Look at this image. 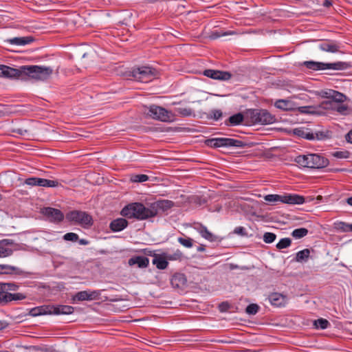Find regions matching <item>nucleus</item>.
Returning a JSON list of instances; mask_svg holds the SVG:
<instances>
[{"label": "nucleus", "mask_w": 352, "mask_h": 352, "mask_svg": "<svg viewBox=\"0 0 352 352\" xmlns=\"http://www.w3.org/2000/svg\"><path fill=\"white\" fill-rule=\"evenodd\" d=\"M120 214L128 219L142 221L155 217V212L152 211L151 206L146 207L142 203L133 202L125 206L122 209Z\"/></svg>", "instance_id": "f257e3e1"}, {"label": "nucleus", "mask_w": 352, "mask_h": 352, "mask_svg": "<svg viewBox=\"0 0 352 352\" xmlns=\"http://www.w3.org/2000/svg\"><path fill=\"white\" fill-rule=\"evenodd\" d=\"M294 162L303 168L320 169L329 165V160L321 154L309 153L296 157Z\"/></svg>", "instance_id": "f03ea898"}, {"label": "nucleus", "mask_w": 352, "mask_h": 352, "mask_svg": "<svg viewBox=\"0 0 352 352\" xmlns=\"http://www.w3.org/2000/svg\"><path fill=\"white\" fill-rule=\"evenodd\" d=\"M248 122L252 124H270L276 122V118L267 109H250L245 111Z\"/></svg>", "instance_id": "7ed1b4c3"}, {"label": "nucleus", "mask_w": 352, "mask_h": 352, "mask_svg": "<svg viewBox=\"0 0 352 352\" xmlns=\"http://www.w3.org/2000/svg\"><path fill=\"white\" fill-rule=\"evenodd\" d=\"M301 65L305 67L307 69L312 71H320L324 69L333 70H346L352 68V62L347 61H337L335 63H322L314 60L304 61Z\"/></svg>", "instance_id": "20e7f679"}, {"label": "nucleus", "mask_w": 352, "mask_h": 352, "mask_svg": "<svg viewBox=\"0 0 352 352\" xmlns=\"http://www.w3.org/2000/svg\"><path fill=\"white\" fill-rule=\"evenodd\" d=\"M25 80L30 78L45 80L53 73L52 67L40 65H25Z\"/></svg>", "instance_id": "39448f33"}, {"label": "nucleus", "mask_w": 352, "mask_h": 352, "mask_svg": "<svg viewBox=\"0 0 352 352\" xmlns=\"http://www.w3.org/2000/svg\"><path fill=\"white\" fill-rule=\"evenodd\" d=\"M66 219L69 222L79 225L84 228H89L94 224V220L88 212L74 210L66 214Z\"/></svg>", "instance_id": "423d86ee"}, {"label": "nucleus", "mask_w": 352, "mask_h": 352, "mask_svg": "<svg viewBox=\"0 0 352 352\" xmlns=\"http://www.w3.org/2000/svg\"><path fill=\"white\" fill-rule=\"evenodd\" d=\"M146 114L153 119L164 122H172L175 120V114L174 113L155 104L149 107Z\"/></svg>", "instance_id": "0eeeda50"}, {"label": "nucleus", "mask_w": 352, "mask_h": 352, "mask_svg": "<svg viewBox=\"0 0 352 352\" xmlns=\"http://www.w3.org/2000/svg\"><path fill=\"white\" fill-rule=\"evenodd\" d=\"M156 75L157 70L148 66L133 67L129 74V76L133 77L135 80L142 82L151 81L155 78Z\"/></svg>", "instance_id": "6e6552de"}, {"label": "nucleus", "mask_w": 352, "mask_h": 352, "mask_svg": "<svg viewBox=\"0 0 352 352\" xmlns=\"http://www.w3.org/2000/svg\"><path fill=\"white\" fill-rule=\"evenodd\" d=\"M206 144L212 148L219 147H236L244 148L247 143L239 140H235L229 138H216L206 140Z\"/></svg>", "instance_id": "1a4fd4ad"}, {"label": "nucleus", "mask_w": 352, "mask_h": 352, "mask_svg": "<svg viewBox=\"0 0 352 352\" xmlns=\"http://www.w3.org/2000/svg\"><path fill=\"white\" fill-rule=\"evenodd\" d=\"M293 133L298 137L308 140H323L329 138L328 132L317 131L316 133H313L309 129H305L303 127L294 129Z\"/></svg>", "instance_id": "9d476101"}, {"label": "nucleus", "mask_w": 352, "mask_h": 352, "mask_svg": "<svg viewBox=\"0 0 352 352\" xmlns=\"http://www.w3.org/2000/svg\"><path fill=\"white\" fill-rule=\"evenodd\" d=\"M25 65L19 67V68H13L10 66L4 65L3 71V78L10 79H21L25 80Z\"/></svg>", "instance_id": "9b49d317"}, {"label": "nucleus", "mask_w": 352, "mask_h": 352, "mask_svg": "<svg viewBox=\"0 0 352 352\" xmlns=\"http://www.w3.org/2000/svg\"><path fill=\"white\" fill-rule=\"evenodd\" d=\"M101 291L100 290H85L77 292L73 296L74 301L95 300L100 299Z\"/></svg>", "instance_id": "f8f14e48"}, {"label": "nucleus", "mask_w": 352, "mask_h": 352, "mask_svg": "<svg viewBox=\"0 0 352 352\" xmlns=\"http://www.w3.org/2000/svg\"><path fill=\"white\" fill-rule=\"evenodd\" d=\"M41 213L46 217L48 220L53 223H60L64 219L63 212L52 207H45L41 210Z\"/></svg>", "instance_id": "ddd939ff"}, {"label": "nucleus", "mask_w": 352, "mask_h": 352, "mask_svg": "<svg viewBox=\"0 0 352 352\" xmlns=\"http://www.w3.org/2000/svg\"><path fill=\"white\" fill-rule=\"evenodd\" d=\"M25 184L32 186L56 187L59 183L57 180H50L39 177H29L25 180Z\"/></svg>", "instance_id": "4468645a"}, {"label": "nucleus", "mask_w": 352, "mask_h": 352, "mask_svg": "<svg viewBox=\"0 0 352 352\" xmlns=\"http://www.w3.org/2000/svg\"><path fill=\"white\" fill-rule=\"evenodd\" d=\"M267 300L275 307H284L288 302L287 296L278 292L270 293L267 296Z\"/></svg>", "instance_id": "2eb2a0df"}, {"label": "nucleus", "mask_w": 352, "mask_h": 352, "mask_svg": "<svg viewBox=\"0 0 352 352\" xmlns=\"http://www.w3.org/2000/svg\"><path fill=\"white\" fill-rule=\"evenodd\" d=\"M203 74L208 78L214 80H228L231 78L232 74L229 72H224L215 69H205Z\"/></svg>", "instance_id": "dca6fc26"}, {"label": "nucleus", "mask_w": 352, "mask_h": 352, "mask_svg": "<svg viewBox=\"0 0 352 352\" xmlns=\"http://www.w3.org/2000/svg\"><path fill=\"white\" fill-rule=\"evenodd\" d=\"M0 274H15L23 277H28L32 273L25 272L17 267L9 265H0Z\"/></svg>", "instance_id": "f3484780"}, {"label": "nucleus", "mask_w": 352, "mask_h": 352, "mask_svg": "<svg viewBox=\"0 0 352 352\" xmlns=\"http://www.w3.org/2000/svg\"><path fill=\"white\" fill-rule=\"evenodd\" d=\"M174 206V202L168 199L159 200L151 204V210L155 212V217L159 214L160 211L166 212Z\"/></svg>", "instance_id": "a211bd4d"}, {"label": "nucleus", "mask_w": 352, "mask_h": 352, "mask_svg": "<svg viewBox=\"0 0 352 352\" xmlns=\"http://www.w3.org/2000/svg\"><path fill=\"white\" fill-rule=\"evenodd\" d=\"M1 305H6L12 301H19L25 300L27 296L23 293H14L1 292Z\"/></svg>", "instance_id": "6ab92c4d"}, {"label": "nucleus", "mask_w": 352, "mask_h": 352, "mask_svg": "<svg viewBox=\"0 0 352 352\" xmlns=\"http://www.w3.org/2000/svg\"><path fill=\"white\" fill-rule=\"evenodd\" d=\"M187 283V278L184 274L176 272L170 278V284L173 288L183 289Z\"/></svg>", "instance_id": "aec40b11"}, {"label": "nucleus", "mask_w": 352, "mask_h": 352, "mask_svg": "<svg viewBox=\"0 0 352 352\" xmlns=\"http://www.w3.org/2000/svg\"><path fill=\"white\" fill-rule=\"evenodd\" d=\"M195 229L200 234V235L205 239L214 242L217 240L218 237L210 232L208 228L201 223H195Z\"/></svg>", "instance_id": "412c9836"}, {"label": "nucleus", "mask_w": 352, "mask_h": 352, "mask_svg": "<svg viewBox=\"0 0 352 352\" xmlns=\"http://www.w3.org/2000/svg\"><path fill=\"white\" fill-rule=\"evenodd\" d=\"M320 107L325 109H334L342 115H346L349 113L348 105L343 104L342 103L335 106V104H333L331 101H323L321 103Z\"/></svg>", "instance_id": "4be33fe9"}, {"label": "nucleus", "mask_w": 352, "mask_h": 352, "mask_svg": "<svg viewBox=\"0 0 352 352\" xmlns=\"http://www.w3.org/2000/svg\"><path fill=\"white\" fill-rule=\"evenodd\" d=\"M306 202L305 198L297 194H285L283 195L282 203L287 204H302Z\"/></svg>", "instance_id": "5701e85b"}, {"label": "nucleus", "mask_w": 352, "mask_h": 352, "mask_svg": "<svg viewBox=\"0 0 352 352\" xmlns=\"http://www.w3.org/2000/svg\"><path fill=\"white\" fill-rule=\"evenodd\" d=\"M319 48L324 52L336 53L339 52L340 46L336 41L328 40L325 42L321 43L319 45Z\"/></svg>", "instance_id": "b1692460"}, {"label": "nucleus", "mask_w": 352, "mask_h": 352, "mask_svg": "<svg viewBox=\"0 0 352 352\" xmlns=\"http://www.w3.org/2000/svg\"><path fill=\"white\" fill-rule=\"evenodd\" d=\"M244 120H247L245 112L244 113L240 112L229 117V118L227 119L224 123L227 126H237L241 124Z\"/></svg>", "instance_id": "393cba45"}, {"label": "nucleus", "mask_w": 352, "mask_h": 352, "mask_svg": "<svg viewBox=\"0 0 352 352\" xmlns=\"http://www.w3.org/2000/svg\"><path fill=\"white\" fill-rule=\"evenodd\" d=\"M52 311L54 315H69L74 313V307L65 305H52Z\"/></svg>", "instance_id": "a878e982"}, {"label": "nucleus", "mask_w": 352, "mask_h": 352, "mask_svg": "<svg viewBox=\"0 0 352 352\" xmlns=\"http://www.w3.org/2000/svg\"><path fill=\"white\" fill-rule=\"evenodd\" d=\"M129 265H137L140 268H146L149 265V259L143 256H135L129 259Z\"/></svg>", "instance_id": "bb28decb"}, {"label": "nucleus", "mask_w": 352, "mask_h": 352, "mask_svg": "<svg viewBox=\"0 0 352 352\" xmlns=\"http://www.w3.org/2000/svg\"><path fill=\"white\" fill-rule=\"evenodd\" d=\"M129 223L124 218H118L113 220L109 224V228L113 232H120L126 228Z\"/></svg>", "instance_id": "cd10ccee"}, {"label": "nucleus", "mask_w": 352, "mask_h": 352, "mask_svg": "<svg viewBox=\"0 0 352 352\" xmlns=\"http://www.w3.org/2000/svg\"><path fill=\"white\" fill-rule=\"evenodd\" d=\"M152 263L156 266L157 269L160 270H165L168 266V262L167 261L164 252L162 254H157L155 256Z\"/></svg>", "instance_id": "c85d7f7f"}, {"label": "nucleus", "mask_w": 352, "mask_h": 352, "mask_svg": "<svg viewBox=\"0 0 352 352\" xmlns=\"http://www.w3.org/2000/svg\"><path fill=\"white\" fill-rule=\"evenodd\" d=\"M34 41V38L32 36L14 37L7 40L9 43L14 45H25Z\"/></svg>", "instance_id": "c756f323"}, {"label": "nucleus", "mask_w": 352, "mask_h": 352, "mask_svg": "<svg viewBox=\"0 0 352 352\" xmlns=\"http://www.w3.org/2000/svg\"><path fill=\"white\" fill-rule=\"evenodd\" d=\"M164 256L168 262V261H181L184 258V254L179 249L176 250L173 253L164 252Z\"/></svg>", "instance_id": "7c9ffc66"}, {"label": "nucleus", "mask_w": 352, "mask_h": 352, "mask_svg": "<svg viewBox=\"0 0 352 352\" xmlns=\"http://www.w3.org/2000/svg\"><path fill=\"white\" fill-rule=\"evenodd\" d=\"M310 255V250L309 249H304L302 250H300L296 254V257L294 258V261L296 262H307L309 259Z\"/></svg>", "instance_id": "2f4dec72"}, {"label": "nucleus", "mask_w": 352, "mask_h": 352, "mask_svg": "<svg viewBox=\"0 0 352 352\" xmlns=\"http://www.w3.org/2000/svg\"><path fill=\"white\" fill-rule=\"evenodd\" d=\"M334 228L339 231L348 232H352V224L343 221H336L334 223Z\"/></svg>", "instance_id": "473e14b6"}, {"label": "nucleus", "mask_w": 352, "mask_h": 352, "mask_svg": "<svg viewBox=\"0 0 352 352\" xmlns=\"http://www.w3.org/2000/svg\"><path fill=\"white\" fill-rule=\"evenodd\" d=\"M292 102L290 100L285 99L277 100L274 104V106L280 109L288 111L292 109Z\"/></svg>", "instance_id": "72a5a7b5"}, {"label": "nucleus", "mask_w": 352, "mask_h": 352, "mask_svg": "<svg viewBox=\"0 0 352 352\" xmlns=\"http://www.w3.org/2000/svg\"><path fill=\"white\" fill-rule=\"evenodd\" d=\"M19 286L14 283H0L1 292H8V291L16 292Z\"/></svg>", "instance_id": "f704fd0d"}, {"label": "nucleus", "mask_w": 352, "mask_h": 352, "mask_svg": "<svg viewBox=\"0 0 352 352\" xmlns=\"http://www.w3.org/2000/svg\"><path fill=\"white\" fill-rule=\"evenodd\" d=\"M346 99L347 97L344 94L334 90V92H333L332 99L331 101L332 102L333 104H335L336 102L343 103L344 101L346 100Z\"/></svg>", "instance_id": "c9c22d12"}, {"label": "nucleus", "mask_w": 352, "mask_h": 352, "mask_svg": "<svg viewBox=\"0 0 352 352\" xmlns=\"http://www.w3.org/2000/svg\"><path fill=\"white\" fill-rule=\"evenodd\" d=\"M316 329H326L330 326V322L324 318H319L314 321Z\"/></svg>", "instance_id": "e433bc0d"}, {"label": "nucleus", "mask_w": 352, "mask_h": 352, "mask_svg": "<svg viewBox=\"0 0 352 352\" xmlns=\"http://www.w3.org/2000/svg\"><path fill=\"white\" fill-rule=\"evenodd\" d=\"M308 234V230L305 228H297L293 230L292 236L296 239H301Z\"/></svg>", "instance_id": "4c0bfd02"}, {"label": "nucleus", "mask_w": 352, "mask_h": 352, "mask_svg": "<svg viewBox=\"0 0 352 352\" xmlns=\"http://www.w3.org/2000/svg\"><path fill=\"white\" fill-rule=\"evenodd\" d=\"M175 111L177 113V116L181 117H189L193 113L190 108H175Z\"/></svg>", "instance_id": "58836bf2"}, {"label": "nucleus", "mask_w": 352, "mask_h": 352, "mask_svg": "<svg viewBox=\"0 0 352 352\" xmlns=\"http://www.w3.org/2000/svg\"><path fill=\"white\" fill-rule=\"evenodd\" d=\"M292 244V240L289 238L281 239L276 244V248L281 250L289 247Z\"/></svg>", "instance_id": "ea45409f"}, {"label": "nucleus", "mask_w": 352, "mask_h": 352, "mask_svg": "<svg viewBox=\"0 0 352 352\" xmlns=\"http://www.w3.org/2000/svg\"><path fill=\"white\" fill-rule=\"evenodd\" d=\"M148 176L144 174L133 175L131 177V181L133 182L142 183L148 181Z\"/></svg>", "instance_id": "a19ab883"}, {"label": "nucleus", "mask_w": 352, "mask_h": 352, "mask_svg": "<svg viewBox=\"0 0 352 352\" xmlns=\"http://www.w3.org/2000/svg\"><path fill=\"white\" fill-rule=\"evenodd\" d=\"M178 242L186 248H190L193 245V240L189 237H179Z\"/></svg>", "instance_id": "79ce46f5"}, {"label": "nucleus", "mask_w": 352, "mask_h": 352, "mask_svg": "<svg viewBox=\"0 0 352 352\" xmlns=\"http://www.w3.org/2000/svg\"><path fill=\"white\" fill-rule=\"evenodd\" d=\"M260 307L258 305L252 303L247 306L245 312L249 315H255L258 313Z\"/></svg>", "instance_id": "37998d69"}, {"label": "nucleus", "mask_w": 352, "mask_h": 352, "mask_svg": "<svg viewBox=\"0 0 352 352\" xmlns=\"http://www.w3.org/2000/svg\"><path fill=\"white\" fill-rule=\"evenodd\" d=\"M283 195H265L264 199L268 202H281L282 203Z\"/></svg>", "instance_id": "c03bdc74"}, {"label": "nucleus", "mask_w": 352, "mask_h": 352, "mask_svg": "<svg viewBox=\"0 0 352 352\" xmlns=\"http://www.w3.org/2000/svg\"><path fill=\"white\" fill-rule=\"evenodd\" d=\"M39 309V311L41 312V315H52V305H42L37 307Z\"/></svg>", "instance_id": "a18cd8bd"}, {"label": "nucleus", "mask_w": 352, "mask_h": 352, "mask_svg": "<svg viewBox=\"0 0 352 352\" xmlns=\"http://www.w3.org/2000/svg\"><path fill=\"white\" fill-rule=\"evenodd\" d=\"M276 238V235L272 232H265L263 234V241L266 243H273Z\"/></svg>", "instance_id": "49530a36"}, {"label": "nucleus", "mask_w": 352, "mask_h": 352, "mask_svg": "<svg viewBox=\"0 0 352 352\" xmlns=\"http://www.w3.org/2000/svg\"><path fill=\"white\" fill-rule=\"evenodd\" d=\"M314 109L312 106H303L298 107V111L303 114H313L315 113Z\"/></svg>", "instance_id": "de8ad7c7"}, {"label": "nucleus", "mask_w": 352, "mask_h": 352, "mask_svg": "<svg viewBox=\"0 0 352 352\" xmlns=\"http://www.w3.org/2000/svg\"><path fill=\"white\" fill-rule=\"evenodd\" d=\"M222 111L219 109H213L210 112V116L208 118L213 119L214 120H218L222 117Z\"/></svg>", "instance_id": "09e8293b"}, {"label": "nucleus", "mask_w": 352, "mask_h": 352, "mask_svg": "<svg viewBox=\"0 0 352 352\" xmlns=\"http://www.w3.org/2000/svg\"><path fill=\"white\" fill-rule=\"evenodd\" d=\"M63 239L65 241H68L76 242V241H78L79 237H78V235L76 233L68 232V233H66L63 236Z\"/></svg>", "instance_id": "8fccbe9b"}, {"label": "nucleus", "mask_w": 352, "mask_h": 352, "mask_svg": "<svg viewBox=\"0 0 352 352\" xmlns=\"http://www.w3.org/2000/svg\"><path fill=\"white\" fill-rule=\"evenodd\" d=\"M349 152L348 151H335L332 153V155L339 159H346L349 157Z\"/></svg>", "instance_id": "3c124183"}, {"label": "nucleus", "mask_w": 352, "mask_h": 352, "mask_svg": "<svg viewBox=\"0 0 352 352\" xmlns=\"http://www.w3.org/2000/svg\"><path fill=\"white\" fill-rule=\"evenodd\" d=\"M233 233L241 236H248L246 229L242 226L236 227L233 231Z\"/></svg>", "instance_id": "603ef678"}, {"label": "nucleus", "mask_w": 352, "mask_h": 352, "mask_svg": "<svg viewBox=\"0 0 352 352\" xmlns=\"http://www.w3.org/2000/svg\"><path fill=\"white\" fill-rule=\"evenodd\" d=\"M12 250L0 247V257H6L10 256L12 254Z\"/></svg>", "instance_id": "864d4df0"}, {"label": "nucleus", "mask_w": 352, "mask_h": 352, "mask_svg": "<svg viewBox=\"0 0 352 352\" xmlns=\"http://www.w3.org/2000/svg\"><path fill=\"white\" fill-rule=\"evenodd\" d=\"M230 308V305L228 302H222L219 305V309L221 312L228 311Z\"/></svg>", "instance_id": "5fc2aeb1"}, {"label": "nucleus", "mask_w": 352, "mask_h": 352, "mask_svg": "<svg viewBox=\"0 0 352 352\" xmlns=\"http://www.w3.org/2000/svg\"><path fill=\"white\" fill-rule=\"evenodd\" d=\"M141 252L145 255V256H153L155 258V256H156L157 254L155 253V251L151 250L150 248H144L141 250Z\"/></svg>", "instance_id": "6e6d98bb"}, {"label": "nucleus", "mask_w": 352, "mask_h": 352, "mask_svg": "<svg viewBox=\"0 0 352 352\" xmlns=\"http://www.w3.org/2000/svg\"><path fill=\"white\" fill-rule=\"evenodd\" d=\"M41 312L39 311L38 308L37 307H36L30 310L29 314L32 316L35 317V316H41Z\"/></svg>", "instance_id": "4d7b16f0"}, {"label": "nucleus", "mask_w": 352, "mask_h": 352, "mask_svg": "<svg viewBox=\"0 0 352 352\" xmlns=\"http://www.w3.org/2000/svg\"><path fill=\"white\" fill-rule=\"evenodd\" d=\"M333 92H334V90L333 89H329L327 91L323 92L322 97L328 99H332Z\"/></svg>", "instance_id": "13d9d810"}, {"label": "nucleus", "mask_w": 352, "mask_h": 352, "mask_svg": "<svg viewBox=\"0 0 352 352\" xmlns=\"http://www.w3.org/2000/svg\"><path fill=\"white\" fill-rule=\"evenodd\" d=\"M223 35H226V33L224 34H220L219 32L217 31H214V32H212L210 37V38L212 39H217L219 37H221V36H223Z\"/></svg>", "instance_id": "bf43d9fd"}, {"label": "nucleus", "mask_w": 352, "mask_h": 352, "mask_svg": "<svg viewBox=\"0 0 352 352\" xmlns=\"http://www.w3.org/2000/svg\"><path fill=\"white\" fill-rule=\"evenodd\" d=\"M13 132L23 135H25V133H27L28 132V131L26 129H16L13 130Z\"/></svg>", "instance_id": "052dcab7"}, {"label": "nucleus", "mask_w": 352, "mask_h": 352, "mask_svg": "<svg viewBox=\"0 0 352 352\" xmlns=\"http://www.w3.org/2000/svg\"><path fill=\"white\" fill-rule=\"evenodd\" d=\"M345 140L347 142L352 144V129L345 135Z\"/></svg>", "instance_id": "680f3d73"}, {"label": "nucleus", "mask_w": 352, "mask_h": 352, "mask_svg": "<svg viewBox=\"0 0 352 352\" xmlns=\"http://www.w3.org/2000/svg\"><path fill=\"white\" fill-rule=\"evenodd\" d=\"M8 326V323L5 320H0V331L6 329Z\"/></svg>", "instance_id": "e2e57ef3"}, {"label": "nucleus", "mask_w": 352, "mask_h": 352, "mask_svg": "<svg viewBox=\"0 0 352 352\" xmlns=\"http://www.w3.org/2000/svg\"><path fill=\"white\" fill-rule=\"evenodd\" d=\"M1 243L6 245H12L14 243L13 241L11 239H3L1 241Z\"/></svg>", "instance_id": "0e129e2a"}, {"label": "nucleus", "mask_w": 352, "mask_h": 352, "mask_svg": "<svg viewBox=\"0 0 352 352\" xmlns=\"http://www.w3.org/2000/svg\"><path fill=\"white\" fill-rule=\"evenodd\" d=\"M197 250L198 252H204L206 250V246L203 244H201L199 246L197 247Z\"/></svg>", "instance_id": "69168bd1"}, {"label": "nucleus", "mask_w": 352, "mask_h": 352, "mask_svg": "<svg viewBox=\"0 0 352 352\" xmlns=\"http://www.w3.org/2000/svg\"><path fill=\"white\" fill-rule=\"evenodd\" d=\"M80 245H88L89 244V241L87 240V239H81L78 241Z\"/></svg>", "instance_id": "338daca9"}, {"label": "nucleus", "mask_w": 352, "mask_h": 352, "mask_svg": "<svg viewBox=\"0 0 352 352\" xmlns=\"http://www.w3.org/2000/svg\"><path fill=\"white\" fill-rule=\"evenodd\" d=\"M323 6L325 7H329L331 6V2L329 0H324L323 2Z\"/></svg>", "instance_id": "774afa93"}]
</instances>
